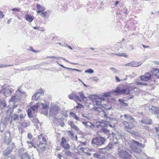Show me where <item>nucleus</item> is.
Returning <instances> with one entry per match:
<instances>
[{
	"label": "nucleus",
	"instance_id": "1",
	"mask_svg": "<svg viewBox=\"0 0 159 159\" xmlns=\"http://www.w3.org/2000/svg\"><path fill=\"white\" fill-rule=\"evenodd\" d=\"M125 143L126 145L127 144L132 151L134 152L135 154H134V155L135 157L137 158H139V153L142 151L140 147L144 148V145L133 139L127 141Z\"/></svg>",
	"mask_w": 159,
	"mask_h": 159
},
{
	"label": "nucleus",
	"instance_id": "2",
	"mask_svg": "<svg viewBox=\"0 0 159 159\" xmlns=\"http://www.w3.org/2000/svg\"><path fill=\"white\" fill-rule=\"evenodd\" d=\"M99 124L97 125V127L98 128H101L100 129L101 132L104 133L106 134L107 138L109 137H111L113 132L108 130L105 127L107 126V124L104 122H99Z\"/></svg>",
	"mask_w": 159,
	"mask_h": 159
},
{
	"label": "nucleus",
	"instance_id": "3",
	"mask_svg": "<svg viewBox=\"0 0 159 159\" xmlns=\"http://www.w3.org/2000/svg\"><path fill=\"white\" fill-rule=\"evenodd\" d=\"M106 141L105 138L102 137H96L92 139L91 144L94 148H97L104 144Z\"/></svg>",
	"mask_w": 159,
	"mask_h": 159
},
{
	"label": "nucleus",
	"instance_id": "4",
	"mask_svg": "<svg viewBox=\"0 0 159 159\" xmlns=\"http://www.w3.org/2000/svg\"><path fill=\"white\" fill-rule=\"evenodd\" d=\"M20 120L18 123L19 124L17 125V128L19 131L20 132L21 134H22L24 130V128H26L29 125V123L25 121V120L22 121V119H24L23 115L22 114L20 115Z\"/></svg>",
	"mask_w": 159,
	"mask_h": 159
},
{
	"label": "nucleus",
	"instance_id": "5",
	"mask_svg": "<svg viewBox=\"0 0 159 159\" xmlns=\"http://www.w3.org/2000/svg\"><path fill=\"white\" fill-rule=\"evenodd\" d=\"M134 122L135 120L123 121L122 123L124 126V128L127 132L129 133L130 131L132 130L131 129L135 126Z\"/></svg>",
	"mask_w": 159,
	"mask_h": 159
},
{
	"label": "nucleus",
	"instance_id": "6",
	"mask_svg": "<svg viewBox=\"0 0 159 159\" xmlns=\"http://www.w3.org/2000/svg\"><path fill=\"white\" fill-rule=\"evenodd\" d=\"M118 155L121 159H131L132 157L128 150H120L118 151Z\"/></svg>",
	"mask_w": 159,
	"mask_h": 159
},
{
	"label": "nucleus",
	"instance_id": "7",
	"mask_svg": "<svg viewBox=\"0 0 159 159\" xmlns=\"http://www.w3.org/2000/svg\"><path fill=\"white\" fill-rule=\"evenodd\" d=\"M24 148L20 149L18 150L19 155L20 159H31L30 157Z\"/></svg>",
	"mask_w": 159,
	"mask_h": 159
},
{
	"label": "nucleus",
	"instance_id": "8",
	"mask_svg": "<svg viewBox=\"0 0 159 159\" xmlns=\"http://www.w3.org/2000/svg\"><path fill=\"white\" fill-rule=\"evenodd\" d=\"M149 112L152 114L157 115L158 117L159 116V107H156L153 106H150L148 107Z\"/></svg>",
	"mask_w": 159,
	"mask_h": 159
},
{
	"label": "nucleus",
	"instance_id": "9",
	"mask_svg": "<svg viewBox=\"0 0 159 159\" xmlns=\"http://www.w3.org/2000/svg\"><path fill=\"white\" fill-rule=\"evenodd\" d=\"M60 109V108L58 106L55 105L52 107L50 108L49 116H56Z\"/></svg>",
	"mask_w": 159,
	"mask_h": 159
},
{
	"label": "nucleus",
	"instance_id": "10",
	"mask_svg": "<svg viewBox=\"0 0 159 159\" xmlns=\"http://www.w3.org/2000/svg\"><path fill=\"white\" fill-rule=\"evenodd\" d=\"M22 98L20 94L18 93V92H16L14 95L12 96L9 101L12 102H17L20 100Z\"/></svg>",
	"mask_w": 159,
	"mask_h": 159
},
{
	"label": "nucleus",
	"instance_id": "11",
	"mask_svg": "<svg viewBox=\"0 0 159 159\" xmlns=\"http://www.w3.org/2000/svg\"><path fill=\"white\" fill-rule=\"evenodd\" d=\"M5 140L6 143L7 144H11V140L10 138V131H7L5 133Z\"/></svg>",
	"mask_w": 159,
	"mask_h": 159
},
{
	"label": "nucleus",
	"instance_id": "12",
	"mask_svg": "<svg viewBox=\"0 0 159 159\" xmlns=\"http://www.w3.org/2000/svg\"><path fill=\"white\" fill-rule=\"evenodd\" d=\"M12 91L9 89H3L0 92V95L3 94L5 97H7L11 95Z\"/></svg>",
	"mask_w": 159,
	"mask_h": 159
},
{
	"label": "nucleus",
	"instance_id": "13",
	"mask_svg": "<svg viewBox=\"0 0 159 159\" xmlns=\"http://www.w3.org/2000/svg\"><path fill=\"white\" fill-rule=\"evenodd\" d=\"M118 142H111L104 149L107 150V151L110 150V149L113 148L115 146L118 147H119L118 145Z\"/></svg>",
	"mask_w": 159,
	"mask_h": 159
},
{
	"label": "nucleus",
	"instance_id": "14",
	"mask_svg": "<svg viewBox=\"0 0 159 159\" xmlns=\"http://www.w3.org/2000/svg\"><path fill=\"white\" fill-rule=\"evenodd\" d=\"M61 146L64 148V149H68L70 148V145L67 143L66 140L65 138L62 137L61 138Z\"/></svg>",
	"mask_w": 159,
	"mask_h": 159
},
{
	"label": "nucleus",
	"instance_id": "15",
	"mask_svg": "<svg viewBox=\"0 0 159 159\" xmlns=\"http://www.w3.org/2000/svg\"><path fill=\"white\" fill-rule=\"evenodd\" d=\"M114 92L118 93L121 94H128V91H127L126 89L122 88L120 89L118 87H117Z\"/></svg>",
	"mask_w": 159,
	"mask_h": 159
},
{
	"label": "nucleus",
	"instance_id": "16",
	"mask_svg": "<svg viewBox=\"0 0 159 159\" xmlns=\"http://www.w3.org/2000/svg\"><path fill=\"white\" fill-rule=\"evenodd\" d=\"M138 88L134 86H128L126 89L127 91H128V94L130 93H133L134 92L137 91Z\"/></svg>",
	"mask_w": 159,
	"mask_h": 159
},
{
	"label": "nucleus",
	"instance_id": "17",
	"mask_svg": "<svg viewBox=\"0 0 159 159\" xmlns=\"http://www.w3.org/2000/svg\"><path fill=\"white\" fill-rule=\"evenodd\" d=\"M141 122L144 124L151 125L152 124V120L150 118H143L141 120Z\"/></svg>",
	"mask_w": 159,
	"mask_h": 159
},
{
	"label": "nucleus",
	"instance_id": "18",
	"mask_svg": "<svg viewBox=\"0 0 159 159\" xmlns=\"http://www.w3.org/2000/svg\"><path fill=\"white\" fill-rule=\"evenodd\" d=\"M94 98L96 99L95 100H92L94 104L98 106L100 105L102 103V99L100 98H98L97 96H94Z\"/></svg>",
	"mask_w": 159,
	"mask_h": 159
},
{
	"label": "nucleus",
	"instance_id": "19",
	"mask_svg": "<svg viewBox=\"0 0 159 159\" xmlns=\"http://www.w3.org/2000/svg\"><path fill=\"white\" fill-rule=\"evenodd\" d=\"M118 135H116L114 133H112L111 136L113 138V142H118V145L119 146L121 145L120 143V139L118 138Z\"/></svg>",
	"mask_w": 159,
	"mask_h": 159
},
{
	"label": "nucleus",
	"instance_id": "20",
	"mask_svg": "<svg viewBox=\"0 0 159 159\" xmlns=\"http://www.w3.org/2000/svg\"><path fill=\"white\" fill-rule=\"evenodd\" d=\"M37 13H40L45 11V9L43 6L42 5L37 4L36 6Z\"/></svg>",
	"mask_w": 159,
	"mask_h": 159
},
{
	"label": "nucleus",
	"instance_id": "21",
	"mask_svg": "<svg viewBox=\"0 0 159 159\" xmlns=\"http://www.w3.org/2000/svg\"><path fill=\"white\" fill-rule=\"evenodd\" d=\"M22 86H20L19 87L17 90L16 92H18V93L20 94L21 96V97L22 96L21 94H24V97H26L27 96V94L22 89Z\"/></svg>",
	"mask_w": 159,
	"mask_h": 159
},
{
	"label": "nucleus",
	"instance_id": "22",
	"mask_svg": "<svg viewBox=\"0 0 159 159\" xmlns=\"http://www.w3.org/2000/svg\"><path fill=\"white\" fill-rule=\"evenodd\" d=\"M19 120V115L16 114H14L11 117V120L10 123L11 124L12 121L17 122Z\"/></svg>",
	"mask_w": 159,
	"mask_h": 159
},
{
	"label": "nucleus",
	"instance_id": "23",
	"mask_svg": "<svg viewBox=\"0 0 159 159\" xmlns=\"http://www.w3.org/2000/svg\"><path fill=\"white\" fill-rule=\"evenodd\" d=\"M46 143H43L42 142L40 141L38 145V148L40 149L42 151H44L46 148Z\"/></svg>",
	"mask_w": 159,
	"mask_h": 159
},
{
	"label": "nucleus",
	"instance_id": "24",
	"mask_svg": "<svg viewBox=\"0 0 159 159\" xmlns=\"http://www.w3.org/2000/svg\"><path fill=\"white\" fill-rule=\"evenodd\" d=\"M82 123L86 128H92V127L94 126L93 124L89 122L82 121Z\"/></svg>",
	"mask_w": 159,
	"mask_h": 159
},
{
	"label": "nucleus",
	"instance_id": "25",
	"mask_svg": "<svg viewBox=\"0 0 159 159\" xmlns=\"http://www.w3.org/2000/svg\"><path fill=\"white\" fill-rule=\"evenodd\" d=\"M93 109H94L95 111H98L99 112H103V114H104V116L106 117V116H107V115L106 114L104 110H103L101 107H94L93 108Z\"/></svg>",
	"mask_w": 159,
	"mask_h": 159
},
{
	"label": "nucleus",
	"instance_id": "26",
	"mask_svg": "<svg viewBox=\"0 0 159 159\" xmlns=\"http://www.w3.org/2000/svg\"><path fill=\"white\" fill-rule=\"evenodd\" d=\"M42 94V93L38 92L35 93L32 97V99L33 100H37L39 98L40 95Z\"/></svg>",
	"mask_w": 159,
	"mask_h": 159
},
{
	"label": "nucleus",
	"instance_id": "27",
	"mask_svg": "<svg viewBox=\"0 0 159 159\" xmlns=\"http://www.w3.org/2000/svg\"><path fill=\"white\" fill-rule=\"evenodd\" d=\"M25 19L26 20L30 22H32L34 20L33 16L29 14H26L25 15Z\"/></svg>",
	"mask_w": 159,
	"mask_h": 159
},
{
	"label": "nucleus",
	"instance_id": "28",
	"mask_svg": "<svg viewBox=\"0 0 159 159\" xmlns=\"http://www.w3.org/2000/svg\"><path fill=\"white\" fill-rule=\"evenodd\" d=\"M132 62V67H136L139 66L142 64L141 61L137 62L134 61H133Z\"/></svg>",
	"mask_w": 159,
	"mask_h": 159
},
{
	"label": "nucleus",
	"instance_id": "29",
	"mask_svg": "<svg viewBox=\"0 0 159 159\" xmlns=\"http://www.w3.org/2000/svg\"><path fill=\"white\" fill-rule=\"evenodd\" d=\"M69 125H70L71 127L77 131L79 130V129L78 127L76 125H74V123L73 121H70L68 123Z\"/></svg>",
	"mask_w": 159,
	"mask_h": 159
},
{
	"label": "nucleus",
	"instance_id": "30",
	"mask_svg": "<svg viewBox=\"0 0 159 159\" xmlns=\"http://www.w3.org/2000/svg\"><path fill=\"white\" fill-rule=\"evenodd\" d=\"M13 150V147L11 148H8L5 151L3 152V155L5 156H7Z\"/></svg>",
	"mask_w": 159,
	"mask_h": 159
},
{
	"label": "nucleus",
	"instance_id": "31",
	"mask_svg": "<svg viewBox=\"0 0 159 159\" xmlns=\"http://www.w3.org/2000/svg\"><path fill=\"white\" fill-rule=\"evenodd\" d=\"M110 120L109 121L111 123L114 124L115 126L116 124L118 123V121L116 118H110Z\"/></svg>",
	"mask_w": 159,
	"mask_h": 159
},
{
	"label": "nucleus",
	"instance_id": "32",
	"mask_svg": "<svg viewBox=\"0 0 159 159\" xmlns=\"http://www.w3.org/2000/svg\"><path fill=\"white\" fill-rule=\"evenodd\" d=\"M70 116L75 118L76 120L80 121H81L80 119L73 112H70Z\"/></svg>",
	"mask_w": 159,
	"mask_h": 159
},
{
	"label": "nucleus",
	"instance_id": "33",
	"mask_svg": "<svg viewBox=\"0 0 159 159\" xmlns=\"http://www.w3.org/2000/svg\"><path fill=\"white\" fill-rule=\"evenodd\" d=\"M153 74L156 77H159V69H156L154 70Z\"/></svg>",
	"mask_w": 159,
	"mask_h": 159
},
{
	"label": "nucleus",
	"instance_id": "34",
	"mask_svg": "<svg viewBox=\"0 0 159 159\" xmlns=\"http://www.w3.org/2000/svg\"><path fill=\"white\" fill-rule=\"evenodd\" d=\"M78 94L80 96V98L82 100H84L85 99H87V98L84 95L83 92H79Z\"/></svg>",
	"mask_w": 159,
	"mask_h": 159
},
{
	"label": "nucleus",
	"instance_id": "35",
	"mask_svg": "<svg viewBox=\"0 0 159 159\" xmlns=\"http://www.w3.org/2000/svg\"><path fill=\"white\" fill-rule=\"evenodd\" d=\"M124 116L125 118L128 119V120L127 121L131 120H135L133 117L130 115L125 114Z\"/></svg>",
	"mask_w": 159,
	"mask_h": 159
},
{
	"label": "nucleus",
	"instance_id": "36",
	"mask_svg": "<svg viewBox=\"0 0 159 159\" xmlns=\"http://www.w3.org/2000/svg\"><path fill=\"white\" fill-rule=\"evenodd\" d=\"M129 133L134 136L138 137L139 135V134L138 132H136L133 130L130 131Z\"/></svg>",
	"mask_w": 159,
	"mask_h": 159
},
{
	"label": "nucleus",
	"instance_id": "37",
	"mask_svg": "<svg viewBox=\"0 0 159 159\" xmlns=\"http://www.w3.org/2000/svg\"><path fill=\"white\" fill-rule=\"evenodd\" d=\"M113 54L118 56H123L125 57H128L127 55L125 53H113Z\"/></svg>",
	"mask_w": 159,
	"mask_h": 159
},
{
	"label": "nucleus",
	"instance_id": "38",
	"mask_svg": "<svg viewBox=\"0 0 159 159\" xmlns=\"http://www.w3.org/2000/svg\"><path fill=\"white\" fill-rule=\"evenodd\" d=\"M41 104L43 109L48 110L49 108V107L48 106V105L47 104L46 102H44L43 103L42 102Z\"/></svg>",
	"mask_w": 159,
	"mask_h": 159
},
{
	"label": "nucleus",
	"instance_id": "39",
	"mask_svg": "<svg viewBox=\"0 0 159 159\" xmlns=\"http://www.w3.org/2000/svg\"><path fill=\"white\" fill-rule=\"evenodd\" d=\"M63 152H65V154L67 156L71 157L72 156V153L71 152L69 151L66 150V149H64Z\"/></svg>",
	"mask_w": 159,
	"mask_h": 159
},
{
	"label": "nucleus",
	"instance_id": "40",
	"mask_svg": "<svg viewBox=\"0 0 159 159\" xmlns=\"http://www.w3.org/2000/svg\"><path fill=\"white\" fill-rule=\"evenodd\" d=\"M74 100L77 102H80L81 101V100L80 99V97L76 94H75Z\"/></svg>",
	"mask_w": 159,
	"mask_h": 159
},
{
	"label": "nucleus",
	"instance_id": "41",
	"mask_svg": "<svg viewBox=\"0 0 159 159\" xmlns=\"http://www.w3.org/2000/svg\"><path fill=\"white\" fill-rule=\"evenodd\" d=\"M27 114L28 116L30 118H32L33 117V115L32 114V112L31 109H29L27 110Z\"/></svg>",
	"mask_w": 159,
	"mask_h": 159
},
{
	"label": "nucleus",
	"instance_id": "42",
	"mask_svg": "<svg viewBox=\"0 0 159 159\" xmlns=\"http://www.w3.org/2000/svg\"><path fill=\"white\" fill-rule=\"evenodd\" d=\"M0 106L1 107H4L6 106V102L4 100H2L0 103Z\"/></svg>",
	"mask_w": 159,
	"mask_h": 159
},
{
	"label": "nucleus",
	"instance_id": "43",
	"mask_svg": "<svg viewBox=\"0 0 159 159\" xmlns=\"http://www.w3.org/2000/svg\"><path fill=\"white\" fill-rule=\"evenodd\" d=\"M9 119L8 118H5L4 120L3 123L4 125H7L9 123Z\"/></svg>",
	"mask_w": 159,
	"mask_h": 159
},
{
	"label": "nucleus",
	"instance_id": "44",
	"mask_svg": "<svg viewBox=\"0 0 159 159\" xmlns=\"http://www.w3.org/2000/svg\"><path fill=\"white\" fill-rule=\"evenodd\" d=\"M38 108V106H37L36 105H34L33 106H32L31 107V110H32L34 111H36Z\"/></svg>",
	"mask_w": 159,
	"mask_h": 159
},
{
	"label": "nucleus",
	"instance_id": "45",
	"mask_svg": "<svg viewBox=\"0 0 159 159\" xmlns=\"http://www.w3.org/2000/svg\"><path fill=\"white\" fill-rule=\"evenodd\" d=\"M48 13L47 11L42 12L40 14V16L43 18H44L48 15Z\"/></svg>",
	"mask_w": 159,
	"mask_h": 159
},
{
	"label": "nucleus",
	"instance_id": "46",
	"mask_svg": "<svg viewBox=\"0 0 159 159\" xmlns=\"http://www.w3.org/2000/svg\"><path fill=\"white\" fill-rule=\"evenodd\" d=\"M85 72L86 73H89L90 74H92L94 72V71L92 69H89L88 70H86L85 71Z\"/></svg>",
	"mask_w": 159,
	"mask_h": 159
},
{
	"label": "nucleus",
	"instance_id": "47",
	"mask_svg": "<svg viewBox=\"0 0 159 159\" xmlns=\"http://www.w3.org/2000/svg\"><path fill=\"white\" fill-rule=\"evenodd\" d=\"M140 79L141 80L143 81H146L148 80V79L144 75H141L140 76Z\"/></svg>",
	"mask_w": 159,
	"mask_h": 159
},
{
	"label": "nucleus",
	"instance_id": "48",
	"mask_svg": "<svg viewBox=\"0 0 159 159\" xmlns=\"http://www.w3.org/2000/svg\"><path fill=\"white\" fill-rule=\"evenodd\" d=\"M75 93H72L71 94H69L68 96L69 99L74 100V97H75Z\"/></svg>",
	"mask_w": 159,
	"mask_h": 159
},
{
	"label": "nucleus",
	"instance_id": "49",
	"mask_svg": "<svg viewBox=\"0 0 159 159\" xmlns=\"http://www.w3.org/2000/svg\"><path fill=\"white\" fill-rule=\"evenodd\" d=\"M144 75L148 80H149L151 77V75L148 73H145Z\"/></svg>",
	"mask_w": 159,
	"mask_h": 159
},
{
	"label": "nucleus",
	"instance_id": "50",
	"mask_svg": "<svg viewBox=\"0 0 159 159\" xmlns=\"http://www.w3.org/2000/svg\"><path fill=\"white\" fill-rule=\"evenodd\" d=\"M11 11L15 12H20V9L19 8H15L11 10Z\"/></svg>",
	"mask_w": 159,
	"mask_h": 159
},
{
	"label": "nucleus",
	"instance_id": "51",
	"mask_svg": "<svg viewBox=\"0 0 159 159\" xmlns=\"http://www.w3.org/2000/svg\"><path fill=\"white\" fill-rule=\"evenodd\" d=\"M47 58H55V59H58V60L60 59V57H55V56H48V57Z\"/></svg>",
	"mask_w": 159,
	"mask_h": 159
},
{
	"label": "nucleus",
	"instance_id": "52",
	"mask_svg": "<svg viewBox=\"0 0 159 159\" xmlns=\"http://www.w3.org/2000/svg\"><path fill=\"white\" fill-rule=\"evenodd\" d=\"M136 84L137 85H147L148 84L145 83H143L140 82H137L136 83Z\"/></svg>",
	"mask_w": 159,
	"mask_h": 159
},
{
	"label": "nucleus",
	"instance_id": "53",
	"mask_svg": "<svg viewBox=\"0 0 159 159\" xmlns=\"http://www.w3.org/2000/svg\"><path fill=\"white\" fill-rule=\"evenodd\" d=\"M14 143L13 142L11 144H9V145L8 148H11L13 147V149H14Z\"/></svg>",
	"mask_w": 159,
	"mask_h": 159
},
{
	"label": "nucleus",
	"instance_id": "54",
	"mask_svg": "<svg viewBox=\"0 0 159 159\" xmlns=\"http://www.w3.org/2000/svg\"><path fill=\"white\" fill-rule=\"evenodd\" d=\"M97 158L100 159H105V157L104 156L101 155L99 154L98 155V156Z\"/></svg>",
	"mask_w": 159,
	"mask_h": 159
},
{
	"label": "nucleus",
	"instance_id": "55",
	"mask_svg": "<svg viewBox=\"0 0 159 159\" xmlns=\"http://www.w3.org/2000/svg\"><path fill=\"white\" fill-rule=\"evenodd\" d=\"M110 69L112 71H113V72L115 73H116L118 72L117 70L113 67L110 68Z\"/></svg>",
	"mask_w": 159,
	"mask_h": 159
},
{
	"label": "nucleus",
	"instance_id": "56",
	"mask_svg": "<svg viewBox=\"0 0 159 159\" xmlns=\"http://www.w3.org/2000/svg\"><path fill=\"white\" fill-rule=\"evenodd\" d=\"M119 101L120 102H121V103L124 104L125 106H128V105L127 104H126V103H124V100H123L121 99H119Z\"/></svg>",
	"mask_w": 159,
	"mask_h": 159
},
{
	"label": "nucleus",
	"instance_id": "57",
	"mask_svg": "<svg viewBox=\"0 0 159 159\" xmlns=\"http://www.w3.org/2000/svg\"><path fill=\"white\" fill-rule=\"evenodd\" d=\"M91 79L94 81L98 82L99 80V79L96 77L92 78Z\"/></svg>",
	"mask_w": 159,
	"mask_h": 159
},
{
	"label": "nucleus",
	"instance_id": "58",
	"mask_svg": "<svg viewBox=\"0 0 159 159\" xmlns=\"http://www.w3.org/2000/svg\"><path fill=\"white\" fill-rule=\"evenodd\" d=\"M83 106L80 104H78V105L76 107L77 109L81 108L83 107Z\"/></svg>",
	"mask_w": 159,
	"mask_h": 159
},
{
	"label": "nucleus",
	"instance_id": "59",
	"mask_svg": "<svg viewBox=\"0 0 159 159\" xmlns=\"http://www.w3.org/2000/svg\"><path fill=\"white\" fill-rule=\"evenodd\" d=\"M99 154V153L98 152H96V153L93 154V156L95 158H97Z\"/></svg>",
	"mask_w": 159,
	"mask_h": 159
},
{
	"label": "nucleus",
	"instance_id": "60",
	"mask_svg": "<svg viewBox=\"0 0 159 159\" xmlns=\"http://www.w3.org/2000/svg\"><path fill=\"white\" fill-rule=\"evenodd\" d=\"M108 125H109V126H110V127H111L112 128L114 127L115 126L114 125V124H113L111 123L109 121L108 122Z\"/></svg>",
	"mask_w": 159,
	"mask_h": 159
},
{
	"label": "nucleus",
	"instance_id": "61",
	"mask_svg": "<svg viewBox=\"0 0 159 159\" xmlns=\"http://www.w3.org/2000/svg\"><path fill=\"white\" fill-rule=\"evenodd\" d=\"M15 157L13 156H11L8 157L7 158H5V159H15Z\"/></svg>",
	"mask_w": 159,
	"mask_h": 159
},
{
	"label": "nucleus",
	"instance_id": "62",
	"mask_svg": "<svg viewBox=\"0 0 159 159\" xmlns=\"http://www.w3.org/2000/svg\"><path fill=\"white\" fill-rule=\"evenodd\" d=\"M124 65L125 66H129L131 67H132L131 61L126 64H125Z\"/></svg>",
	"mask_w": 159,
	"mask_h": 159
},
{
	"label": "nucleus",
	"instance_id": "63",
	"mask_svg": "<svg viewBox=\"0 0 159 159\" xmlns=\"http://www.w3.org/2000/svg\"><path fill=\"white\" fill-rule=\"evenodd\" d=\"M4 16V15L3 14L2 12L0 11V19H2Z\"/></svg>",
	"mask_w": 159,
	"mask_h": 159
},
{
	"label": "nucleus",
	"instance_id": "64",
	"mask_svg": "<svg viewBox=\"0 0 159 159\" xmlns=\"http://www.w3.org/2000/svg\"><path fill=\"white\" fill-rule=\"evenodd\" d=\"M155 13H156V15L155 16V17L156 18L157 16H158L159 17V11H158L156 12Z\"/></svg>",
	"mask_w": 159,
	"mask_h": 159
}]
</instances>
